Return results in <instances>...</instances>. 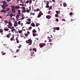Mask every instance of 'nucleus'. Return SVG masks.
<instances>
[{"label":"nucleus","mask_w":80,"mask_h":80,"mask_svg":"<svg viewBox=\"0 0 80 80\" xmlns=\"http://www.w3.org/2000/svg\"><path fill=\"white\" fill-rule=\"evenodd\" d=\"M32 40L31 39H29L26 41V42L27 43H29L28 45H31L32 44Z\"/></svg>","instance_id":"f257e3e1"},{"label":"nucleus","mask_w":80,"mask_h":80,"mask_svg":"<svg viewBox=\"0 0 80 80\" xmlns=\"http://www.w3.org/2000/svg\"><path fill=\"white\" fill-rule=\"evenodd\" d=\"M8 27V28H10V29H12L11 30V32H13L14 31H16V29L14 28V27H11V26H9V25L7 26Z\"/></svg>","instance_id":"f03ea898"},{"label":"nucleus","mask_w":80,"mask_h":80,"mask_svg":"<svg viewBox=\"0 0 80 80\" xmlns=\"http://www.w3.org/2000/svg\"><path fill=\"white\" fill-rule=\"evenodd\" d=\"M7 2H6L5 1H4L3 2V5H1V7H7L8 6V5L7 4Z\"/></svg>","instance_id":"7ed1b4c3"},{"label":"nucleus","mask_w":80,"mask_h":80,"mask_svg":"<svg viewBox=\"0 0 80 80\" xmlns=\"http://www.w3.org/2000/svg\"><path fill=\"white\" fill-rule=\"evenodd\" d=\"M18 12L19 13V14H17L16 15V20L18 21V18H19V14L20 13V10H18Z\"/></svg>","instance_id":"20e7f679"},{"label":"nucleus","mask_w":80,"mask_h":80,"mask_svg":"<svg viewBox=\"0 0 80 80\" xmlns=\"http://www.w3.org/2000/svg\"><path fill=\"white\" fill-rule=\"evenodd\" d=\"M43 15V13H42V12L41 11H40L39 14H38L37 18H40L41 17L42 15Z\"/></svg>","instance_id":"39448f33"},{"label":"nucleus","mask_w":80,"mask_h":80,"mask_svg":"<svg viewBox=\"0 0 80 80\" xmlns=\"http://www.w3.org/2000/svg\"><path fill=\"white\" fill-rule=\"evenodd\" d=\"M46 45L45 43H40L39 44V46H40V48H43V47Z\"/></svg>","instance_id":"423d86ee"},{"label":"nucleus","mask_w":80,"mask_h":80,"mask_svg":"<svg viewBox=\"0 0 80 80\" xmlns=\"http://www.w3.org/2000/svg\"><path fill=\"white\" fill-rule=\"evenodd\" d=\"M11 7H12V13H15V9L14 8V7H15V6H11Z\"/></svg>","instance_id":"0eeeda50"},{"label":"nucleus","mask_w":80,"mask_h":80,"mask_svg":"<svg viewBox=\"0 0 80 80\" xmlns=\"http://www.w3.org/2000/svg\"><path fill=\"white\" fill-rule=\"evenodd\" d=\"M49 3H50V2L49 1H48L47 2V4H46V6L45 7L46 8H48L49 7Z\"/></svg>","instance_id":"6e6552de"},{"label":"nucleus","mask_w":80,"mask_h":80,"mask_svg":"<svg viewBox=\"0 0 80 80\" xmlns=\"http://www.w3.org/2000/svg\"><path fill=\"white\" fill-rule=\"evenodd\" d=\"M30 33V32L29 31H27V33H25V36L27 38H28V37L27 36H28V35H29Z\"/></svg>","instance_id":"1a4fd4ad"},{"label":"nucleus","mask_w":80,"mask_h":80,"mask_svg":"<svg viewBox=\"0 0 80 80\" xmlns=\"http://www.w3.org/2000/svg\"><path fill=\"white\" fill-rule=\"evenodd\" d=\"M29 3L31 4L32 3V0H27V1L25 2L26 3Z\"/></svg>","instance_id":"9d476101"},{"label":"nucleus","mask_w":80,"mask_h":80,"mask_svg":"<svg viewBox=\"0 0 80 80\" xmlns=\"http://www.w3.org/2000/svg\"><path fill=\"white\" fill-rule=\"evenodd\" d=\"M53 29L54 30H59L60 29V28L59 27H57L56 28H53Z\"/></svg>","instance_id":"9b49d317"},{"label":"nucleus","mask_w":80,"mask_h":80,"mask_svg":"<svg viewBox=\"0 0 80 80\" xmlns=\"http://www.w3.org/2000/svg\"><path fill=\"white\" fill-rule=\"evenodd\" d=\"M11 35V33H9V34H8L7 35H6V37L8 38H10V36Z\"/></svg>","instance_id":"f8f14e48"},{"label":"nucleus","mask_w":80,"mask_h":80,"mask_svg":"<svg viewBox=\"0 0 80 80\" xmlns=\"http://www.w3.org/2000/svg\"><path fill=\"white\" fill-rule=\"evenodd\" d=\"M15 37V36L13 35L12 37V38H11V39H10V40L11 41H12L14 40V38Z\"/></svg>","instance_id":"ddd939ff"},{"label":"nucleus","mask_w":80,"mask_h":80,"mask_svg":"<svg viewBox=\"0 0 80 80\" xmlns=\"http://www.w3.org/2000/svg\"><path fill=\"white\" fill-rule=\"evenodd\" d=\"M6 11H7L5 9H2V10H1V11H0V12L5 13H6Z\"/></svg>","instance_id":"4468645a"},{"label":"nucleus","mask_w":80,"mask_h":80,"mask_svg":"<svg viewBox=\"0 0 80 80\" xmlns=\"http://www.w3.org/2000/svg\"><path fill=\"white\" fill-rule=\"evenodd\" d=\"M51 18V16H50L48 15L46 16V18L48 19V20L50 19Z\"/></svg>","instance_id":"2eb2a0df"},{"label":"nucleus","mask_w":80,"mask_h":80,"mask_svg":"<svg viewBox=\"0 0 80 80\" xmlns=\"http://www.w3.org/2000/svg\"><path fill=\"white\" fill-rule=\"evenodd\" d=\"M74 13H72V12H70L69 13V15H70V16L71 17H72L73 15H74Z\"/></svg>","instance_id":"dca6fc26"},{"label":"nucleus","mask_w":80,"mask_h":80,"mask_svg":"<svg viewBox=\"0 0 80 80\" xmlns=\"http://www.w3.org/2000/svg\"><path fill=\"white\" fill-rule=\"evenodd\" d=\"M55 12H56L57 14H59L60 13V11H56Z\"/></svg>","instance_id":"f3484780"},{"label":"nucleus","mask_w":80,"mask_h":80,"mask_svg":"<svg viewBox=\"0 0 80 80\" xmlns=\"http://www.w3.org/2000/svg\"><path fill=\"white\" fill-rule=\"evenodd\" d=\"M38 34L37 33H33V36L34 37H35L36 36H38Z\"/></svg>","instance_id":"a211bd4d"},{"label":"nucleus","mask_w":80,"mask_h":80,"mask_svg":"<svg viewBox=\"0 0 80 80\" xmlns=\"http://www.w3.org/2000/svg\"><path fill=\"white\" fill-rule=\"evenodd\" d=\"M14 27H16L18 26V23H17V21L14 22Z\"/></svg>","instance_id":"6ab92c4d"},{"label":"nucleus","mask_w":80,"mask_h":80,"mask_svg":"<svg viewBox=\"0 0 80 80\" xmlns=\"http://www.w3.org/2000/svg\"><path fill=\"white\" fill-rule=\"evenodd\" d=\"M3 31L2 29H0V33H1V35H2L3 34Z\"/></svg>","instance_id":"aec40b11"},{"label":"nucleus","mask_w":80,"mask_h":80,"mask_svg":"<svg viewBox=\"0 0 80 80\" xmlns=\"http://www.w3.org/2000/svg\"><path fill=\"white\" fill-rule=\"evenodd\" d=\"M7 27H5V28H4V31H5V32L6 31H9V29L8 28H6Z\"/></svg>","instance_id":"412c9836"},{"label":"nucleus","mask_w":80,"mask_h":80,"mask_svg":"<svg viewBox=\"0 0 80 80\" xmlns=\"http://www.w3.org/2000/svg\"><path fill=\"white\" fill-rule=\"evenodd\" d=\"M8 24L9 25V26L12 27V24L11 23V22L9 21Z\"/></svg>","instance_id":"4be33fe9"},{"label":"nucleus","mask_w":80,"mask_h":80,"mask_svg":"<svg viewBox=\"0 0 80 80\" xmlns=\"http://www.w3.org/2000/svg\"><path fill=\"white\" fill-rule=\"evenodd\" d=\"M31 26L33 27H35V24L33 23H32V24H31Z\"/></svg>","instance_id":"5701e85b"},{"label":"nucleus","mask_w":80,"mask_h":80,"mask_svg":"<svg viewBox=\"0 0 80 80\" xmlns=\"http://www.w3.org/2000/svg\"><path fill=\"white\" fill-rule=\"evenodd\" d=\"M16 42H17V43H19V41L18 40V37H16Z\"/></svg>","instance_id":"b1692460"},{"label":"nucleus","mask_w":80,"mask_h":80,"mask_svg":"<svg viewBox=\"0 0 80 80\" xmlns=\"http://www.w3.org/2000/svg\"><path fill=\"white\" fill-rule=\"evenodd\" d=\"M24 19V16L23 14H22V17L21 20H23Z\"/></svg>","instance_id":"393cba45"},{"label":"nucleus","mask_w":80,"mask_h":80,"mask_svg":"<svg viewBox=\"0 0 80 80\" xmlns=\"http://www.w3.org/2000/svg\"><path fill=\"white\" fill-rule=\"evenodd\" d=\"M20 7L19 6H16L15 7H14V9H18Z\"/></svg>","instance_id":"a878e982"},{"label":"nucleus","mask_w":80,"mask_h":80,"mask_svg":"<svg viewBox=\"0 0 80 80\" xmlns=\"http://www.w3.org/2000/svg\"><path fill=\"white\" fill-rule=\"evenodd\" d=\"M20 8L21 9H22V8L23 10H25V7H20Z\"/></svg>","instance_id":"bb28decb"},{"label":"nucleus","mask_w":80,"mask_h":80,"mask_svg":"<svg viewBox=\"0 0 80 80\" xmlns=\"http://www.w3.org/2000/svg\"><path fill=\"white\" fill-rule=\"evenodd\" d=\"M32 32L36 33L37 32V31H36V30H35V29H34V30H33V31H32Z\"/></svg>","instance_id":"cd10ccee"},{"label":"nucleus","mask_w":80,"mask_h":80,"mask_svg":"<svg viewBox=\"0 0 80 80\" xmlns=\"http://www.w3.org/2000/svg\"><path fill=\"white\" fill-rule=\"evenodd\" d=\"M34 53H35V52H31V56H32V55L34 54Z\"/></svg>","instance_id":"c85d7f7f"},{"label":"nucleus","mask_w":80,"mask_h":80,"mask_svg":"<svg viewBox=\"0 0 80 80\" xmlns=\"http://www.w3.org/2000/svg\"><path fill=\"white\" fill-rule=\"evenodd\" d=\"M1 53H2V55H5L6 53L4 52L3 51H2V52H1Z\"/></svg>","instance_id":"c756f323"},{"label":"nucleus","mask_w":80,"mask_h":80,"mask_svg":"<svg viewBox=\"0 0 80 80\" xmlns=\"http://www.w3.org/2000/svg\"><path fill=\"white\" fill-rule=\"evenodd\" d=\"M63 6L64 7H66L67 4L66 3H65V2L63 3Z\"/></svg>","instance_id":"7c9ffc66"},{"label":"nucleus","mask_w":80,"mask_h":80,"mask_svg":"<svg viewBox=\"0 0 80 80\" xmlns=\"http://www.w3.org/2000/svg\"><path fill=\"white\" fill-rule=\"evenodd\" d=\"M51 11H48V15H52V14L51 13Z\"/></svg>","instance_id":"2f4dec72"},{"label":"nucleus","mask_w":80,"mask_h":80,"mask_svg":"<svg viewBox=\"0 0 80 80\" xmlns=\"http://www.w3.org/2000/svg\"><path fill=\"white\" fill-rule=\"evenodd\" d=\"M33 51H34L35 52H36L37 49L36 48H33Z\"/></svg>","instance_id":"473e14b6"},{"label":"nucleus","mask_w":80,"mask_h":80,"mask_svg":"<svg viewBox=\"0 0 80 80\" xmlns=\"http://www.w3.org/2000/svg\"><path fill=\"white\" fill-rule=\"evenodd\" d=\"M50 37H49V36H48V37H47V38H48V39L49 38H52V35H50Z\"/></svg>","instance_id":"72a5a7b5"},{"label":"nucleus","mask_w":80,"mask_h":80,"mask_svg":"<svg viewBox=\"0 0 80 80\" xmlns=\"http://www.w3.org/2000/svg\"><path fill=\"white\" fill-rule=\"evenodd\" d=\"M9 16H11V18H12V17L14 16V15L11 14L9 15Z\"/></svg>","instance_id":"f704fd0d"},{"label":"nucleus","mask_w":80,"mask_h":80,"mask_svg":"<svg viewBox=\"0 0 80 80\" xmlns=\"http://www.w3.org/2000/svg\"><path fill=\"white\" fill-rule=\"evenodd\" d=\"M2 7V8H3L2 9V10H4V9H5L6 8V7H5V6H1Z\"/></svg>","instance_id":"c9c22d12"},{"label":"nucleus","mask_w":80,"mask_h":80,"mask_svg":"<svg viewBox=\"0 0 80 80\" xmlns=\"http://www.w3.org/2000/svg\"><path fill=\"white\" fill-rule=\"evenodd\" d=\"M48 10H51V9L52 8V6H50L49 7H48Z\"/></svg>","instance_id":"e433bc0d"},{"label":"nucleus","mask_w":80,"mask_h":80,"mask_svg":"<svg viewBox=\"0 0 80 80\" xmlns=\"http://www.w3.org/2000/svg\"><path fill=\"white\" fill-rule=\"evenodd\" d=\"M4 23H6L7 24L8 23V21L4 20Z\"/></svg>","instance_id":"4c0bfd02"},{"label":"nucleus","mask_w":80,"mask_h":80,"mask_svg":"<svg viewBox=\"0 0 80 80\" xmlns=\"http://www.w3.org/2000/svg\"><path fill=\"white\" fill-rule=\"evenodd\" d=\"M58 14H55V17L58 18Z\"/></svg>","instance_id":"58836bf2"},{"label":"nucleus","mask_w":80,"mask_h":80,"mask_svg":"<svg viewBox=\"0 0 80 80\" xmlns=\"http://www.w3.org/2000/svg\"><path fill=\"white\" fill-rule=\"evenodd\" d=\"M30 10H28V9H27V10L26 11L28 13H29L30 12Z\"/></svg>","instance_id":"ea45409f"},{"label":"nucleus","mask_w":80,"mask_h":80,"mask_svg":"<svg viewBox=\"0 0 80 80\" xmlns=\"http://www.w3.org/2000/svg\"><path fill=\"white\" fill-rule=\"evenodd\" d=\"M31 22H26V24H30V23Z\"/></svg>","instance_id":"a19ab883"},{"label":"nucleus","mask_w":80,"mask_h":80,"mask_svg":"<svg viewBox=\"0 0 80 80\" xmlns=\"http://www.w3.org/2000/svg\"><path fill=\"white\" fill-rule=\"evenodd\" d=\"M40 24L38 23H36V27H38V26H39Z\"/></svg>","instance_id":"79ce46f5"},{"label":"nucleus","mask_w":80,"mask_h":80,"mask_svg":"<svg viewBox=\"0 0 80 80\" xmlns=\"http://www.w3.org/2000/svg\"><path fill=\"white\" fill-rule=\"evenodd\" d=\"M27 20H28V22H31V19L28 18L27 19Z\"/></svg>","instance_id":"37998d69"},{"label":"nucleus","mask_w":80,"mask_h":80,"mask_svg":"<svg viewBox=\"0 0 80 80\" xmlns=\"http://www.w3.org/2000/svg\"><path fill=\"white\" fill-rule=\"evenodd\" d=\"M10 8H7L6 10V11H8L10 10Z\"/></svg>","instance_id":"c03bdc74"},{"label":"nucleus","mask_w":80,"mask_h":80,"mask_svg":"<svg viewBox=\"0 0 80 80\" xmlns=\"http://www.w3.org/2000/svg\"><path fill=\"white\" fill-rule=\"evenodd\" d=\"M30 14L33 15H35V13H32V12L30 13Z\"/></svg>","instance_id":"a18cd8bd"},{"label":"nucleus","mask_w":80,"mask_h":80,"mask_svg":"<svg viewBox=\"0 0 80 80\" xmlns=\"http://www.w3.org/2000/svg\"><path fill=\"white\" fill-rule=\"evenodd\" d=\"M48 39V40H49V41H48V42H51L52 41V40L51 39Z\"/></svg>","instance_id":"49530a36"},{"label":"nucleus","mask_w":80,"mask_h":80,"mask_svg":"<svg viewBox=\"0 0 80 80\" xmlns=\"http://www.w3.org/2000/svg\"><path fill=\"white\" fill-rule=\"evenodd\" d=\"M20 50V49H18L16 50V52H19Z\"/></svg>","instance_id":"de8ad7c7"},{"label":"nucleus","mask_w":80,"mask_h":80,"mask_svg":"<svg viewBox=\"0 0 80 80\" xmlns=\"http://www.w3.org/2000/svg\"><path fill=\"white\" fill-rule=\"evenodd\" d=\"M32 28V27H30L29 28H28V29L29 30H31Z\"/></svg>","instance_id":"09e8293b"},{"label":"nucleus","mask_w":80,"mask_h":80,"mask_svg":"<svg viewBox=\"0 0 80 80\" xmlns=\"http://www.w3.org/2000/svg\"><path fill=\"white\" fill-rule=\"evenodd\" d=\"M62 21H63V22H65L66 20H65V19H62V20H61Z\"/></svg>","instance_id":"8fccbe9b"},{"label":"nucleus","mask_w":80,"mask_h":80,"mask_svg":"<svg viewBox=\"0 0 80 80\" xmlns=\"http://www.w3.org/2000/svg\"><path fill=\"white\" fill-rule=\"evenodd\" d=\"M40 10L39 9V8H37V9L36 11H37V12H38V11H40Z\"/></svg>","instance_id":"3c124183"},{"label":"nucleus","mask_w":80,"mask_h":80,"mask_svg":"<svg viewBox=\"0 0 80 80\" xmlns=\"http://www.w3.org/2000/svg\"><path fill=\"white\" fill-rule=\"evenodd\" d=\"M20 6H24V4H21Z\"/></svg>","instance_id":"603ef678"},{"label":"nucleus","mask_w":80,"mask_h":80,"mask_svg":"<svg viewBox=\"0 0 80 80\" xmlns=\"http://www.w3.org/2000/svg\"><path fill=\"white\" fill-rule=\"evenodd\" d=\"M56 22H58L59 21V20H58V19L56 18Z\"/></svg>","instance_id":"864d4df0"},{"label":"nucleus","mask_w":80,"mask_h":80,"mask_svg":"<svg viewBox=\"0 0 80 80\" xmlns=\"http://www.w3.org/2000/svg\"><path fill=\"white\" fill-rule=\"evenodd\" d=\"M18 23L19 25H20V21H18Z\"/></svg>","instance_id":"5fc2aeb1"},{"label":"nucleus","mask_w":80,"mask_h":80,"mask_svg":"<svg viewBox=\"0 0 80 80\" xmlns=\"http://www.w3.org/2000/svg\"><path fill=\"white\" fill-rule=\"evenodd\" d=\"M52 2H56V1H55V0H52Z\"/></svg>","instance_id":"6e6d98bb"},{"label":"nucleus","mask_w":80,"mask_h":80,"mask_svg":"<svg viewBox=\"0 0 80 80\" xmlns=\"http://www.w3.org/2000/svg\"><path fill=\"white\" fill-rule=\"evenodd\" d=\"M20 3H23L22 0H20Z\"/></svg>","instance_id":"4d7b16f0"},{"label":"nucleus","mask_w":80,"mask_h":80,"mask_svg":"<svg viewBox=\"0 0 80 80\" xmlns=\"http://www.w3.org/2000/svg\"><path fill=\"white\" fill-rule=\"evenodd\" d=\"M25 10H23V11H22V12H25Z\"/></svg>","instance_id":"13d9d810"},{"label":"nucleus","mask_w":80,"mask_h":80,"mask_svg":"<svg viewBox=\"0 0 80 80\" xmlns=\"http://www.w3.org/2000/svg\"><path fill=\"white\" fill-rule=\"evenodd\" d=\"M11 0H7V1L9 2L11 1Z\"/></svg>","instance_id":"bf43d9fd"},{"label":"nucleus","mask_w":80,"mask_h":80,"mask_svg":"<svg viewBox=\"0 0 80 80\" xmlns=\"http://www.w3.org/2000/svg\"><path fill=\"white\" fill-rule=\"evenodd\" d=\"M29 10H31V7H29Z\"/></svg>","instance_id":"052dcab7"},{"label":"nucleus","mask_w":80,"mask_h":80,"mask_svg":"<svg viewBox=\"0 0 80 80\" xmlns=\"http://www.w3.org/2000/svg\"><path fill=\"white\" fill-rule=\"evenodd\" d=\"M32 51V49H30V52H31Z\"/></svg>","instance_id":"680f3d73"},{"label":"nucleus","mask_w":80,"mask_h":80,"mask_svg":"<svg viewBox=\"0 0 80 80\" xmlns=\"http://www.w3.org/2000/svg\"><path fill=\"white\" fill-rule=\"evenodd\" d=\"M18 48H20V46H19L18 47Z\"/></svg>","instance_id":"e2e57ef3"},{"label":"nucleus","mask_w":80,"mask_h":80,"mask_svg":"<svg viewBox=\"0 0 80 80\" xmlns=\"http://www.w3.org/2000/svg\"><path fill=\"white\" fill-rule=\"evenodd\" d=\"M22 32V30H20V33H21Z\"/></svg>","instance_id":"0e129e2a"},{"label":"nucleus","mask_w":80,"mask_h":80,"mask_svg":"<svg viewBox=\"0 0 80 80\" xmlns=\"http://www.w3.org/2000/svg\"><path fill=\"white\" fill-rule=\"evenodd\" d=\"M21 26H23V24H22V23H21Z\"/></svg>","instance_id":"69168bd1"},{"label":"nucleus","mask_w":80,"mask_h":80,"mask_svg":"<svg viewBox=\"0 0 80 80\" xmlns=\"http://www.w3.org/2000/svg\"><path fill=\"white\" fill-rule=\"evenodd\" d=\"M60 6H62V3L60 4Z\"/></svg>","instance_id":"338daca9"},{"label":"nucleus","mask_w":80,"mask_h":80,"mask_svg":"<svg viewBox=\"0 0 80 80\" xmlns=\"http://www.w3.org/2000/svg\"><path fill=\"white\" fill-rule=\"evenodd\" d=\"M49 44H50V45H52V43H49Z\"/></svg>","instance_id":"774afa93"}]
</instances>
